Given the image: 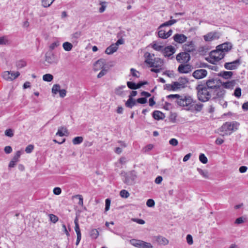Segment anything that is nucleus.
I'll use <instances>...</instances> for the list:
<instances>
[{
	"label": "nucleus",
	"mask_w": 248,
	"mask_h": 248,
	"mask_svg": "<svg viewBox=\"0 0 248 248\" xmlns=\"http://www.w3.org/2000/svg\"><path fill=\"white\" fill-rule=\"evenodd\" d=\"M220 79L217 78H211L203 83L201 82L196 87L197 98L202 102L209 101L211 98L213 99L223 98L226 91L220 85Z\"/></svg>",
	"instance_id": "f257e3e1"
},
{
	"label": "nucleus",
	"mask_w": 248,
	"mask_h": 248,
	"mask_svg": "<svg viewBox=\"0 0 248 248\" xmlns=\"http://www.w3.org/2000/svg\"><path fill=\"white\" fill-rule=\"evenodd\" d=\"M239 123L236 121L232 122H227L223 124V125L219 128V131L223 132V136L230 135L232 131H236L238 129Z\"/></svg>",
	"instance_id": "f03ea898"
},
{
	"label": "nucleus",
	"mask_w": 248,
	"mask_h": 248,
	"mask_svg": "<svg viewBox=\"0 0 248 248\" xmlns=\"http://www.w3.org/2000/svg\"><path fill=\"white\" fill-rule=\"evenodd\" d=\"M175 102L181 107H187L190 108L192 103H196V100H193V98L189 95H180V99Z\"/></svg>",
	"instance_id": "7ed1b4c3"
},
{
	"label": "nucleus",
	"mask_w": 248,
	"mask_h": 248,
	"mask_svg": "<svg viewBox=\"0 0 248 248\" xmlns=\"http://www.w3.org/2000/svg\"><path fill=\"white\" fill-rule=\"evenodd\" d=\"M224 56V53L221 52L218 47L217 46L216 49L211 52L210 60L209 62L212 64H215L216 62L222 59Z\"/></svg>",
	"instance_id": "20e7f679"
},
{
	"label": "nucleus",
	"mask_w": 248,
	"mask_h": 248,
	"mask_svg": "<svg viewBox=\"0 0 248 248\" xmlns=\"http://www.w3.org/2000/svg\"><path fill=\"white\" fill-rule=\"evenodd\" d=\"M124 40L123 38L119 39L115 43L112 44L108 47L105 50V53L108 55L112 54L113 53L117 51L118 49V46L124 44Z\"/></svg>",
	"instance_id": "39448f33"
},
{
	"label": "nucleus",
	"mask_w": 248,
	"mask_h": 248,
	"mask_svg": "<svg viewBox=\"0 0 248 248\" xmlns=\"http://www.w3.org/2000/svg\"><path fill=\"white\" fill-rule=\"evenodd\" d=\"M137 175L135 170L129 171L125 174L124 182L128 185H132L135 183Z\"/></svg>",
	"instance_id": "423d86ee"
},
{
	"label": "nucleus",
	"mask_w": 248,
	"mask_h": 248,
	"mask_svg": "<svg viewBox=\"0 0 248 248\" xmlns=\"http://www.w3.org/2000/svg\"><path fill=\"white\" fill-rule=\"evenodd\" d=\"M241 63V61L240 59H238L232 62H225L224 66L227 70H233L237 69Z\"/></svg>",
	"instance_id": "0eeeda50"
},
{
	"label": "nucleus",
	"mask_w": 248,
	"mask_h": 248,
	"mask_svg": "<svg viewBox=\"0 0 248 248\" xmlns=\"http://www.w3.org/2000/svg\"><path fill=\"white\" fill-rule=\"evenodd\" d=\"M176 60L180 63H187L190 59L189 53L184 52L179 53L176 57Z\"/></svg>",
	"instance_id": "6e6552de"
},
{
	"label": "nucleus",
	"mask_w": 248,
	"mask_h": 248,
	"mask_svg": "<svg viewBox=\"0 0 248 248\" xmlns=\"http://www.w3.org/2000/svg\"><path fill=\"white\" fill-rule=\"evenodd\" d=\"M66 91L65 89H61V86L59 84H54L52 88V93L56 94L58 93H59L60 96L63 98L66 96Z\"/></svg>",
	"instance_id": "1a4fd4ad"
},
{
	"label": "nucleus",
	"mask_w": 248,
	"mask_h": 248,
	"mask_svg": "<svg viewBox=\"0 0 248 248\" xmlns=\"http://www.w3.org/2000/svg\"><path fill=\"white\" fill-rule=\"evenodd\" d=\"M207 75V71L202 69L196 70L192 73L193 77L197 79L203 78L206 77Z\"/></svg>",
	"instance_id": "9d476101"
},
{
	"label": "nucleus",
	"mask_w": 248,
	"mask_h": 248,
	"mask_svg": "<svg viewBox=\"0 0 248 248\" xmlns=\"http://www.w3.org/2000/svg\"><path fill=\"white\" fill-rule=\"evenodd\" d=\"M217 46L218 49H219V50L225 55L226 53L228 52L232 49V45L231 43L227 42L219 45Z\"/></svg>",
	"instance_id": "9b49d317"
},
{
	"label": "nucleus",
	"mask_w": 248,
	"mask_h": 248,
	"mask_svg": "<svg viewBox=\"0 0 248 248\" xmlns=\"http://www.w3.org/2000/svg\"><path fill=\"white\" fill-rule=\"evenodd\" d=\"M45 61L50 64L57 63L58 62V59L52 51L46 53Z\"/></svg>",
	"instance_id": "f8f14e48"
},
{
	"label": "nucleus",
	"mask_w": 248,
	"mask_h": 248,
	"mask_svg": "<svg viewBox=\"0 0 248 248\" xmlns=\"http://www.w3.org/2000/svg\"><path fill=\"white\" fill-rule=\"evenodd\" d=\"M235 84L236 80L234 79L227 82H221V83H220V85L223 89L224 88H225L230 90L233 89Z\"/></svg>",
	"instance_id": "ddd939ff"
},
{
	"label": "nucleus",
	"mask_w": 248,
	"mask_h": 248,
	"mask_svg": "<svg viewBox=\"0 0 248 248\" xmlns=\"http://www.w3.org/2000/svg\"><path fill=\"white\" fill-rule=\"evenodd\" d=\"M203 38L205 41L209 42L218 39L219 38V36L217 35L216 32H214V33L210 32L206 35H204Z\"/></svg>",
	"instance_id": "4468645a"
},
{
	"label": "nucleus",
	"mask_w": 248,
	"mask_h": 248,
	"mask_svg": "<svg viewBox=\"0 0 248 248\" xmlns=\"http://www.w3.org/2000/svg\"><path fill=\"white\" fill-rule=\"evenodd\" d=\"M203 105L202 103H192L190 108L187 109L188 110L196 111L198 112L201 111L203 108Z\"/></svg>",
	"instance_id": "2eb2a0df"
},
{
	"label": "nucleus",
	"mask_w": 248,
	"mask_h": 248,
	"mask_svg": "<svg viewBox=\"0 0 248 248\" xmlns=\"http://www.w3.org/2000/svg\"><path fill=\"white\" fill-rule=\"evenodd\" d=\"M145 56L146 58V60L145 61V62L148 64L150 65V67H153L154 65L153 64V62H154L153 57H154V54H151L150 53L147 52L145 54Z\"/></svg>",
	"instance_id": "dca6fc26"
},
{
	"label": "nucleus",
	"mask_w": 248,
	"mask_h": 248,
	"mask_svg": "<svg viewBox=\"0 0 248 248\" xmlns=\"http://www.w3.org/2000/svg\"><path fill=\"white\" fill-rule=\"evenodd\" d=\"M183 48L185 52L188 53L196 51L195 46L192 42H190L188 44H185Z\"/></svg>",
	"instance_id": "f3484780"
},
{
	"label": "nucleus",
	"mask_w": 248,
	"mask_h": 248,
	"mask_svg": "<svg viewBox=\"0 0 248 248\" xmlns=\"http://www.w3.org/2000/svg\"><path fill=\"white\" fill-rule=\"evenodd\" d=\"M178 71L180 73H188L191 71L190 66L188 64H180L178 68Z\"/></svg>",
	"instance_id": "a211bd4d"
},
{
	"label": "nucleus",
	"mask_w": 248,
	"mask_h": 248,
	"mask_svg": "<svg viewBox=\"0 0 248 248\" xmlns=\"http://www.w3.org/2000/svg\"><path fill=\"white\" fill-rule=\"evenodd\" d=\"M10 71H5L2 73V77L4 79L8 81H12L20 75V73L19 72H16V75L13 77V78H10Z\"/></svg>",
	"instance_id": "6ab92c4d"
},
{
	"label": "nucleus",
	"mask_w": 248,
	"mask_h": 248,
	"mask_svg": "<svg viewBox=\"0 0 248 248\" xmlns=\"http://www.w3.org/2000/svg\"><path fill=\"white\" fill-rule=\"evenodd\" d=\"M173 38L175 42L179 43H183L186 41L187 37L184 34H176L173 36Z\"/></svg>",
	"instance_id": "aec40b11"
},
{
	"label": "nucleus",
	"mask_w": 248,
	"mask_h": 248,
	"mask_svg": "<svg viewBox=\"0 0 248 248\" xmlns=\"http://www.w3.org/2000/svg\"><path fill=\"white\" fill-rule=\"evenodd\" d=\"M175 52V49L172 46H168L164 48V55L165 57H170Z\"/></svg>",
	"instance_id": "412c9836"
},
{
	"label": "nucleus",
	"mask_w": 248,
	"mask_h": 248,
	"mask_svg": "<svg viewBox=\"0 0 248 248\" xmlns=\"http://www.w3.org/2000/svg\"><path fill=\"white\" fill-rule=\"evenodd\" d=\"M105 65V60L104 59H100L97 61L94 64V70L98 71L99 69H102Z\"/></svg>",
	"instance_id": "4be33fe9"
},
{
	"label": "nucleus",
	"mask_w": 248,
	"mask_h": 248,
	"mask_svg": "<svg viewBox=\"0 0 248 248\" xmlns=\"http://www.w3.org/2000/svg\"><path fill=\"white\" fill-rule=\"evenodd\" d=\"M217 75L219 77H221L225 79H227L232 78L233 75V73L231 71H221Z\"/></svg>",
	"instance_id": "5701e85b"
},
{
	"label": "nucleus",
	"mask_w": 248,
	"mask_h": 248,
	"mask_svg": "<svg viewBox=\"0 0 248 248\" xmlns=\"http://www.w3.org/2000/svg\"><path fill=\"white\" fill-rule=\"evenodd\" d=\"M153 117L157 120H163L165 118V115L159 110H155L153 113Z\"/></svg>",
	"instance_id": "b1692460"
},
{
	"label": "nucleus",
	"mask_w": 248,
	"mask_h": 248,
	"mask_svg": "<svg viewBox=\"0 0 248 248\" xmlns=\"http://www.w3.org/2000/svg\"><path fill=\"white\" fill-rule=\"evenodd\" d=\"M176 21H177V20L175 19H171L170 20L165 22V23L162 24L161 25H160L159 26V27L158 28V31H163L162 30H160L162 28H163L164 27L170 26L173 25V24H174L175 23H176Z\"/></svg>",
	"instance_id": "393cba45"
},
{
	"label": "nucleus",
	"mask_w": 248,
	"mask_h": 248,
	"mask_svg": "<svg viewBox=\"0 0 248 248\" xmlns=\"http://www.w3.org/2000/svg\"><path fill=\"white\" fill-rule=\"evenodd\" d=\"M156 240L160 245H166L169 243V240L165 237L162 236H158L156 237Z\"/></svg>",
	"instance_id": "a878e982"
},
{
	"label": "nucleus",
	"mask_w": 248,
	"mask_h": 248,
	"mask_svg": "<svg viewBox=\"0 0 248 248\" xmlns=\"http://www.w3.org/2000/svg\"><path fill=\"white\" fill-rule=\"evenodd\" d=\"M136 100L133 98H129L125 103V105L127 108H132L136 104Z\"/></svg>",
	"instance_id": "bb28decb"
},
{
	"label": "nucleus",
	"mask_w": 248,
	"mask_h": 248,
	"mask_svg": "<svg viewBox=\"0 0 248 248\" xmlns=\"http://www.w3.org/2000/svg\"><path fill=\"white\" fill-rule=\"evenodd\" d=\"M65 133L66 134L68 133L67 128L64 126H61L58 128V131L56 135L60 137H62L65 135Z\"/></svg>",
	"instance_id": "cd10ccee"
},
{
	"label": "nucleus",
	"mask_w": 248,
	"mask_h": 248,
	"mask_svg": "<svg viewBox=\"0 0 248 248\" xmlns=\"http://www.w3.org/2000/svg\"><path fill=\"white\" fill-rule=\"evenodd\" d=\"M153 63V64L154 65L153 67L160 68L161 67L163 62L160 59L155 58Z\"/></svg>",
	"instance_id": "c85d7f7f"
},
{
	"label": "nucleus",
	"mask_w": 248,
	"mask_h": 248,
	"mask_svg": "<svg viewBox=\"0 0 248 248\" xmlns=\"http://www.w3.org/2000/svg\"><path fill=\"white\" fill-rule=\"evenodd\" d=\"M80 36H81L80 32H75L74 33H73V34H71V41L73 43H77L78 42L77 41L78 39L79 38Z\"/></svg>",
	"instance_id": "c756f323"
},
{
	"label": "nucleus",
	"mask_w": 248,
	"mask_h": 248,
	"mask_svg": "<svg viewBox=\"0 0 248 248\" xmlns=\"http://www.w3.org/2000/svg\"><path fill=\"white\" fill-rule=\"evenodd\" d=\"M172 32H157L159 37L167 39L171 35Z\"/></svg>",
	"instance_id": "7c9ffc66"
},
{
	"label": "nucleus",
	"mask_w": 248,
	"mask_h": 248,
	"mask_svg": "<svg viewBox=\"0 0 248 248\" xmlns=\"http://www.w3.org/2000/svg\"><path fill=\"white\" fill-rule=\"evenodd\" d=\"M130 242L132 245L136 247L141 248V243L140 242H141V240L137 239H131L130 241Z\"/></svg>",
	"instance_id": "2f4dec72"
},
{
	"label": "nucleus",
	"mask_w": 248,
	"mask_h": 248,
	"mask_svg": "<svg viewBox=\"0 0 248 248\" xmlns=\"http://www.w3.org/2000/svg\"><path fill=\"white\" fill-rule=\"evenodd\" d=\"M125 88V86H121L118 87V88L115 89V93L118 95L120 96H124V92L122 91L123 88Z\"/></svg>",
	"instance_id": "473e14b6"
},
{
	"label": "nucleus",
	"mask_w": 248,
	"mask_h": 248,
	"mask_svg": "<svg viewBox=\"0 0 248 248\" xmlns=\"http://www.w3.org/2000/svg\"><path fill=\"white\" fill-rule=\"evenodd\" d=\"M197 170L199 173L202 175L204 178L208 179L209 177V174L208 172L205 170H202L201 169L198 168Z\"/></svg>",
	"instance_id": "72a5a7b5"
},
{
	"label": "nucleus",
	"mask_w": 248,
	"mask_h": 248,
	"mask_svg": "<svg viewBox=\"0 0 248 248\" xmlns=\"http://www.w3.org/2000/svg\"><path fill=\"white\" fill-rule=\"evenodd\" d=\"M62 46H63V49L65 51H69L72 49V48L73 47V45L71 43L68 42H66L63 44Z\"/></svg>",
	"instance_id": "f704fd0d"
},
{
	"label": "nucleus",
	"mask_w": 248,
	"mask_h": 248,
	"mask_svg": "<svg viewBox=\"0 0 248 248\" xmlns=\"http://www.w3.org/2000/svg\"><path fill=\"white\" fill-rule=\"evenodd\" d=\"M90 235L92 238L95 239L99 235V232L96 229H93L91 231Z\"/></svg>",
	"instance_id": "c9c22d12"
},
{
	"label": "nucleus",
	"mask_w": 248,
	"mask_h": 248,
	"mask_svg": "<svg viewBox=\"0 0 248 248\" xmlns=\"http://www.w3.org/2000/svg\"><path fill=\"white\" fill-rule=\"evenodd\" d=\"M173 89L172 91H176L178 89L184 88V86H182L179 82H173Z\"/></svg>",
	"instance_id": "e433bc0d"
},
{
	"label": "nucleus",
	"mask_w": 248,
	"mask_h": 248,
	"mask_svg": "<svg viewBox=\"0 0 248 248\" xmlns=\"http://www.w3.org/2000/svg\"><path fill=\"white\" fill-rule=\"evenodd\" d=\"M83 140V138L82 137H76L73 139L72 142L74 145H77L82 142Z\"/></svg>",
	"instance_id": "4c0bfd02"
},
{
	"label": "nucleus",
	"mask_w": 248,
	"mask_h": 248,
	"mask_svg": "<svg viewBox=\"0 0 248 248\" xmlns=\"http://www.w3.org/2000/svg\"><path fill=\"white\" fill-rule=\"evenodd\" d=\"M53 76L50 74H46L43 76V80L47 82H50L52 80Z\"/></svg>",
	"instance_id": "58836bf2"
},
{
	"label": "nucleus",
	"mask_w": 248,
	"mask_h": 248,
	"mask_svg": "<svg viewBox=\"0 0 248 248\" xmlns=\"http://www.w3.org/2000/svg\"><path fill=\"white\" fill-rule=\"evenodd\" d=\"M54 1V0H42V6L44 7H48L51 5Z\"/></svg>",
	"instance_id": "ea45409f"
},
{
	"label": "nucleus",
	"mask_w": 248,
	"mask_h": 248,
	"mask_svg": "<svg viewBox=\"0 0 248 248\" xmlns=\"http://www.w3.org/2000/svg\"><path fill=\"white\" fill-rule=\"evenodd\" d=\"M26 62L23 60H20L16 62V66L17 68L20 69L25 67L26 65Z\"/></svg>",
	"instance_id": "a19ab883"
},
{
	"label": "nucleus",
	"mask_w": 248,
	"mask_h": 248,
	"mask_svg": "<svg viewBox=\"0 0 248 248\" xmlns=\"http://www.w3.org/2000/svg\"><path fill=\"white\" fill-rule=\"evenodd\" d=\"M127 87L132 90H136L137 88V85L136 84L135 82H132V81H127L126 83Z\"/></svg>",
	"instance_id": "79ce46f5"
},
{
	"label": "nucleus",
	"mask_w": 248,
	"mask_h": 248,
	"mask_svg": "<svg viewBox=\"0 0 248 248\" xmlns=\"http://www.w3.org/2000/svg\"><path fill=\"white\" fill-rule=\"evenodd\" d=\"M199 160L203 164H206L208 161L207 158L203 154H201L200 155Z\"/></svg>",
	"instance_id": "37998d69"
},
{
	"label": "nucleus",
	"mask_w": 248,
	"mask_h": 248,
	"mask_svg": "<svg viewBox=\"0 0 248 248\" xmlns=\"http://www.w3.org/2000/svg\"><path fill=\"white\" fill-rule=\"evenodd\" d=\"M120 195L122 198H127L129 196V193L127 190L123 189L120 191Z\"/></svg>",
	"instance_id": "c03bdc74"
},
{
	"label": "nucleus",
	"mask_w": 248,
	"mask_h": 248,
	"mask_svg": "<svg viewBox=\"0 0 248 248\" xmlns=\"http://www.w3.org/2000/svg\"><path fill=\"white\" fill-rule=\"evenodd\" d=\"M233 95L237 98H240L241 96V89L239 87L236 88L234 92Z\"/></svg>",
	"instance_id": "a18cd8bd"
},
{
	"label": "nucleus",
	"mask_w": 248,
	"mask_h": 248,
	"mask_svg": "<svg viewBox=\"0 0 248 248\" xmlns=\"http://www.w3.org/2000/svg\"><path fill=\"white\" fill-rule=\"evenodd\" d=\"M141 248H152L153 247L150 243L146 242L141 240Z\"/></svg>",
	"instance_id": "49530a36"
},
{
	"label": "nucleus",
	"mask_w": 248,
	"mask_h": 248,
	"mask_svg": "<svg viewBox=\"0 0 248 248\" xmlns=\"http://www.w3.org/2000/svg\"><path fill=\"white\" fill-rule=\"evenodd\" d=\"M179 82L182 84V86H184V88L186 86V84L188 82V80L186 78L181 77L179 79Z\"/></svg>",
	"instance_id": "de8ad7c7"
},
{
	"label": "nucleus",
	"mask_w": 248,
	"mask_h": 248,
	"mask_svg": "<svg viewBox=\"0 0 248 248\" xmlns=\"http://www.w3.org/2000/svg\"><path fill=\"white\" fill-rule=\"evenodd\" d=\"M9 43V40L5 36L0 37V45H6Z\"/></svg>",
	"instance_id": "09e8293b"
},
{
	"label": "nucleus",
	"mask_w": 248,
	"mask_h": 248,
	"mask_svg": "<svg viewBox=\"0 0 248 248\" xmlns=\"http://www.w3.org/2000/svg\"><path fill=\"white\" fill-rule=\"evenodd\" d=\"M21 154V153L20 151H17L12 160L15 162H17Z\"/></svg>",
	"instance_id": "8fccbe9b"
},
{
	"label": "nucleus",
	"mask_w": 248,
	"mask_h": 248,
	"mask_svg": "<svg viewBox=\"0 0 248 248\" xmlns=\"http://www.w3.org/2000/svg\"><path fill=\"white\" fill-rule=\"evenodd\" d=\"M5 135L9 137H12L14 136V131L12 129H8L5 131Z\"/></svg>",
	"instance_id": "3c124183"
},
{
	"label": "nucleus",
	"mask_w": 248,
	"mask_h": 248,
	"mask_svg": "<svg viewBox=\"0 0 248 248\" xmlns=\"http://www.w3.org/2000/svg\"><path fill=\"white\" fill-rule=\"evenodd\" d=\"M34 146L32 144H30L26 147L25 152L28 154L31 153L32 152Z\"/></svg>",
	"instance_id": "603ef678"
},
{
	"label": "nucleus",
	"mask_w": 248,
	"mask_h": 248,
	"mask_svg": "<svg viewBox=\"0 0 248 248\" xmlns=\"http://www.w3.org/2000/svg\"><path fill=\"white\" fill-rule=\"evenodd\" d=\"M155 202L153 199H148L146 202V205L149 207H153L155 206Z\"/></svg>",
	"instance_id": "864d4df0"
},
{
	"label": "nucleus",
	"mask_w": 248,
	"mask_h": 248,
	"mask_svg": "<svg viewBox=\"0 0 248 248\" xmlns=\"http://www.w3.org/2000/svg\"><path fill=\"white\" fill-rule=\"evenodd\" d=\"M60 45L59 41H56L52 43L49 46V49L51 50L54 49L56 47H58Z\"/></svg>",
	"instance_id": "5fc2aeb1"
},
{
	"label": "nucleus",
	"mask_w": 248,
	"mask_h": 248,
	"mask_svg": "<svg viewBox=\"0 0 248 248\" xmlns=\"http://www.w3.org/2000/svg\"><path fill=\"white\" fill-rule=\"evenodd\" d=\"M169 99H176V101H177L179 99H180V95L178 94H170L166 97Z\"/></svg>",
	"instance_id": "6e6d98bb"
},
{
	"label": "nucleus",
	"mask_w": 248,
	"mask_h": 248,
	"mask_svg": "<svg viewBox=\"0 0 248 248\" xmlns=\"http://www.w3.org/2000/svg\"><path fill=\"white\" fill-rule=\"evenodd\" d=\"M49 216L50 221L53 223H56L58 220V217L53 214H49Z\"/></svg>",
	"instance_id": "4d7b16f0"
},
{
	"label": "nucleus",
	"mask_w": 248,
	"mask_h": 248,
	"mask_svg": "<svg viewBox=\"0 0 248 248\" xmlns=\"http://www.w3.org/2000/svg\"><path fill=\"white\" fill-rule=\"evenodd\" d=\"M169 143L172 146H176L178 145V141L176 139L173 138L170 140Z\"/></svg>",
	"instance_id": "13d9d810"
},
{
	"label": "nucleus",
	"mask_w": 248,
	"mask_h": 248,
	"mask_svg": "<svg viewBox=\"0 0 248 248\" xmlns=\"http://www.w3.org/2000/svg\"><path fill=\"white\" fill-rule=\"evenodd\" d=\"M110 204V200L107 199L105 200V211H107L109 209Z\"/></svg>",
	"instance_id": "bf43d9fd"
},
{
	"label": "nucleus",
	"mask_w": 248,
	"mask_h": 248,
	"mask_svg": "<svg viewBox=\"0 0 248 248\" xmlns=\"http://www.w3.org/2000/svg\"><path fill=\"white\" fill-rule=\"evenodd\" d=\"M136 101L138 103L144 104L147 102V99L146 98V97H141L137 99L136 100Z\"/></svg>",
	"instance_id": "052dcab7"
},
{
	"label": "nucleus",
	"mask_w": 248,
	"mask_h": 248,
	"mask_svg": "<svg viewBox=\"0 0 248 248\" xmlns=\"http://www.w3.org/2000/svg\"><path fill=\"white\" fill-rule=\"evenodd\" d=\"M107 70L105 69H102L101 71L99 72V73L97 75L98 78H101L104 75H105L107 73Z\"/></svg>",
	"instance_id": "680f3d73"
},
{
	"label": "nucleus",
	"mask_w": 248,
	"mask_h": 248,
	"mask_svg": "<svg viewBox=\"0 0 248 248\" xmlns=\"http://www.w3.org/2000/svg\"><path fill=\"white\" fill-rule=\"evenodd\" d=\"M152 47L155 50L160 51L163 48V46L158 45L155 43L153 44Z\"/></svg>",
	"instance_id": "e2e57ef3"
},
{
	"label": "nucleus",
	"mask_w": 248,
	"mask_h": 248,
	"mask_svg": "<svg viewBox=\"0 0 248 248\" xmlns=\"http://www.w3.org/2000/svg\"><path fill=\"white\" fill-rule=\"evenodd\" d=\"M130 72H131V74L132 76H133L134 77H136V78H139V76H138L137 75V73H138L139 72L137 71L134 68H131Z\"/></svg>",
	"instance_id": "0e129e2a"
},
{
	"label": "nucleus",
	"mask_w": 248,
	"mask_h": 248,
	"mask_svg": "<svg viewBox=\"0 0 248 248\" xmlns=\"http://www.w3.org/2000/svg\"><path fill=\"white\" fill-rule=\"evenodd\" d=\"M148 84V82L146 81H140L137 84H136L137 85V89L140 88L141 87L144 85H147Z\"/></svg>",
	"instance_id": "69168bd1"
},
{
	"label": "nucleus",
	"mask_w": 248,
	"mask_h": 248,
	"mask_svg": "<svg viewBox=\"0 0 248 248\" xmlns=\"http://www.w3.org/2000/svg\"><path fill=\"white\" fill-rule=\"evenodd\" d=\"M53 193L54 194L56 195H60L61 192H62V190L59 187H55L54 189H53Z\"/></svg>",
	"instance_id": "338daca9"
},
{
	"label": "nucleus",
	"mask_w": 248,
	"mask_h": 248,
	"mask_svg": "<svg viewBox=\"0 0 248 248\" xmlns=\"http://www.w3.org/2000/svg\"><path fill=\"white\" fill-rule=\"evenodd\" d=\"M186 241L189 245H192L193 244V238L190 234L187 235Z\"/></svg>",
	"instance_id": "774afa93"
}]
</instances>
